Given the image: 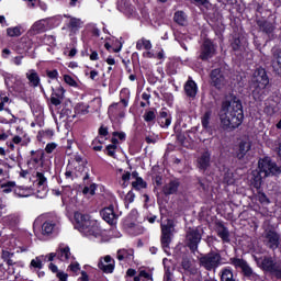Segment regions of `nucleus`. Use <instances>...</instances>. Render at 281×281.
I'll use <instances>...</instances> for the list:
<instances>
[{
    "label": "nucleus",
    "instance_id": "41",
    "mask_svg": "<svg viewBox=\"0 0 281 281\" xmlns=\"http://www.w3.org/2000/svg\"><path fill=\"white\" fill-rule=\"evenodd\" d=\"M97 137H99V139H104V140L109 139V137H111V135L109 134V127L102 124L98 130Z\"/></svg>",
    "mask_w": 281,
    "mask_h": 281
},
{
    "label": "nucleus",
    "instance_id": "50",
    "mask_svg": "<svg viewBox=\"0 0 281 281\" xmlns=\"http://www.w3.org/2000/svg\"><path fill=\"white\" fill-rule=\"evenodd\" d=\"M7 35L11 38L21 36V26L8 27Z\"/></svg>",
    "mask_w": 281,
    "mask_h": 281
},
{
    "label": "nucleus",
    "instance_id": "5",
    "mask_svg": "<svg viewBox=\"0 0 281 281\" xmlns=\"http://www.w3.org/2000/svg\"><path fill=\"white\" fill-rule=\"evenodd\" d=\"M258 168L263 173V178L267 177H279L281 175V166H278L271 157L266 156L258 161Z\"/></svg>",
    "mask_w": 281,
    "mask_h": 281
},
{
    "label": "nucleus",
    "instance_id": "46",
    "mask_svg": "<svg viewBox=\"0 0 281 281\" xmlns=\"http://www.w3.org/2000/svg\"><path fill=\"white\" fill-rule=\"evenodd\" d=\"M257 201H259L261 205H269L271 203V200L269 196H267V193L262 191L257 192Z\"/></svg>",
    "mask_w": 281,
    "mask_h": 281
},
{
    "label": "nucleus",
    "instance_id": "30",
    "mask_svg": "<svg viewBox=\"0 0 281 281\" xmlns=\"http://www.w3.org/2000/svg\"><path fill=\"white\" fill-rule=\"evenodd\" d=\"M116 258L120 262L125 261L127 262V260H132L133 259V249H119L116 252Z\"/></svg>",
    "mask_w": 281,
    "mask_h": 281
},
{
    "label": "nucleus",
    "instance_id": "64",
    "mask_svg": "<svg viewBox=\"0 0 281 281\" xmlns=\"http://www.w3.org/2000/svg\"><path fill=\"white\" fill-rule=\"evenodd\" d=\"M138 277H140V279H142V278H145V280H150V281H153V273H149V272L146 271V270H140V271L138 272Z\"/></svg>",
    "mask_w": 281,
    "mask_h": 281
},
{
    "label": "nucleus",
    "instance_id": "56",
    "mask_svg": "<svg viewBox=\"0 0 281 281\" xmlns=\"http://www.w3.org/2000/svg\"><path fill=\"white\" fill-rule=\"evenodd\" d=\"M64 81L66 82V85H69V87H78V82L76 81V79H74V77H71V75H65Z\"/></svg>",
    "mask_w": 281,
    "mask_h": 281
},
{
    "label": "nucleus",
    "instance_id": "60",
    "mask_svg": "<svg viewBox=\"0 0 281 281\" xmlns=\"http://www.w3.org/2000/svg\"><path fill=\"white\" fill-rule=\"evenodd\" d=\"M122 63L124 65L125 71L133 74V63H131V59H123Z\"/></svg>",
    "mask_w": 281,
    "mask_h": 281
},
{
    "label": "nucleus",
    "instance_id": "33",
    "mask_svg": "<svg viewBox=\"0 0 281 281\" xmlns=\"http://www.w3.org/2000/svg\"><path fill=\"white\" fill-rule=\"evenodd\" d=\"M131 100V90L128 88H123L120 91V102L123 104L124 109L128 106V102Z\"/></svg>",
    "mask_w": 281,
    "mask_h": 281
},
{
    "label": "nucleus",
    "instance_id": "55",
    "mask_svg": "<svg viewBox=\"0 0 281 281\" xmlns=\"http://www.w3.org/2000/svg\"><path fill=\"white\" fill-rule=\"evenodd\" d=\"M115 150H117V146L108 145L104 149V153L108 155V157H115Z\"/></svg>",
    "mask_w": 281,
    "mask_h": 281
},
{
    "label": "nucleus",
    "instance_id": "44",
    "mask_svg": "<svg viewBox=\"0 0 281 281\" xmlns=\"http://www.w3.org/2000/svg\"><path fill=\"white\" fill-rule=\"evenodd\" d=\"M0 188H1V190H2V192H3L4 194H10V192H12V190H14V188H16V182H14V181H8V182H5V183H2V184L0 186Z\"/></svg>",
    "mask_w": 281,
    "mask_h": 281
},
{
    "label": "nucleus",
    "instance_id": "8",
    "mask_svg": "<svg viewBox=\"0 0 281 281\" xmlns=\"http://www.w3.org/2000/svg\"><path fill=\"white\" fill-rule=\"evenodd\" d=\"M216 55V45L214 42L210 38H205L200 46V54L198 56L199 60H202L203 63H207L210 58H214Z\"/></svg>",
    "mask_w": 281,
    "mask_h": 281
},
{
    "label": "nucleus",
    "instance_id": "34",
    "mask_svg": "<svg viewBox=\"0 0 281 281\" xmlns=\"http://www.w3.org/2000/svg\"><path fill=\"white\" fill-rule=\"evenodd\" d=\"M173 21L178 25L184 26L188 23V18L186 16V12L176 11L173 14Z\"/></svg>",
    "mask_w": 281,
    "mask_h": 281
},
{
    "label": "nucleus",
    "instance_id": "31",
    "mask_svg": "<svg viewBox=\"0 0 281 281\" xmlns=\"http://www.w3.org/2000/svg\"><path fill=\"white\" fill-rule=\"evenodd\" d=\"M272 69L277 76H281V50H277L273 55Z\"/></svg>",
    "mask_w": 281,
    "mask_h": 281
},
{
    "label": "nucleus",
    "instance_id": "47",
    "mask_svg": "<svg viewBox=\"0 0 281 281\" xmlns=\"http://www.w3.org/2000/svg\"><path fill=\"white\" fill-rule=\"evenodd\" d=\"M89 106L85 103H79L75 106V115H87Z\"/></svg>",
    "mask_w": 281,
    "mask_h": 281
},
{
    "label": "nucleus",
    "instance_id": "15",
    "mask_svg": "<svg viewBox=\"0 0 281 281\" xmlns=\"http://www.w3.org/2000/svg\"><path fill=\"white\" fill-rule=\"evenodd\" d=\"M257 25L260 32L268 36L267 41H273V38H276V34L273 33L276 32V26L273 25V23L267 20H259L257 21Z\"/></svg>",
    "mask_w": 281,
    "mask_h": 281
},
{
    "label": "nucleus",
    "instance_id": "6",
    "mask_svg": "<svg viewBox=\"0 0 281 281\" xmlns=\"http://www.w3.org/2000/svg\"><path fill=\"white\" fill-rule=\"evenodd\" d=\"M229 265L235 269H240L241 276L247 280H258V273L254 271V268L249 266V262L243 258L232 257L229 259Z\"/></svg>",
    "mask_w": 281,
    "mask_h": 281
},
{
    "label": "nucleus",
    "instance_id": "13",
    "mask_svg": "<svg viewBox=\"0 0 281 281\" xmlns=\"http://www.w3.org/2000/svg\"><path fill=\"white\" fill-rule=\"evenodd\" d=\"M100 216L108 223V225H117V218L120 215L115 213V206L110 204L100 211Z\"/></svg>",
    "mask_w": 281,
    "mask_h": 281
},
{
    "label": "nucleus",
    "instance_id": "59",
    "mask_svg": "<svg viewBox=\"0 0 281 281\" xmlns=\"http://www.w3.org/2000/svg\"><path fill=\"white\" fill-rule=\"evenodd\" d=\"M104 47L108 52H114V54H119V52H122V44L119 45V47H113L106 42L104 44Z\"/></svg>",
    "mask_w": 281,
    "mask_h": 281
},
{
    "label": "nucleus",
    "instance_id": "54",
    "mask_svg": "<svg viewBox=\"0 0 281 281\" xmlns=\"http://www.w3.org/2000/svg\"><path fill=\"white\" fill-rule=\"evenodd\" d=\"M12 143L13 144H21V146H27V144H30V138H26L23 140V138L19 135H15L13 138H12Z\"/></svg>",
    "mask_w": 281,
    "mask_h": 281
},
{
    "label": "nucleus",
    "instance_id": "7",
    "mask_svg": "<svg viewBox=\"0 0 281 281\" xmlns=\"http://www.w3.org/2000/svg\"><path fill=\"white\" fill-rule=\"evenodd\" d=\"M202 239L203 235H201V232L198 228H189L186 233L184 245L191 254H196Z\"/></svg>",
    "mask_w": 281,
    "mask_h": 281
},
{
    "label": "nucleus",
    "instance_id": "37",
    "mask_svg": "<svg viewBox=\"0 0 281 281\" xmlns=\"http://www.w3.org/2000/svg\"><path fill=\"white\" fill-rule=\"evenodd\" d=\"M181 268L184 273H194V269L192 268V261L188 257H183L181 261Z\"/></svg>",
    "mask_w": 281,
    "mask_h": 281
},
{
    "label": "nucleus",
    "instance_id": "39",
    "mask_svg": "<svg viewBox=\"0 0 281 281\" xmlns=\"http://www.w3.org/2000/svg\"><path fill=\"white\" fill-rule=\"evenodd\" d=\"M45 267V263H42L40 257H35L34 259L31 260L30 262V270L31 271H37L41 270Z\"/></svg>",
    "mask_w": 281,
    "mask_h": 281
},
{
    "label": "nucleus",
    "instance_id": "61",
    "mask_svg": "<svg viewBox=\"0 0 281 281\" xmlns=\"http://www.w3.org/2000/svg\"><path fill=\"white\" fill-rule=\"evenodd\" d=\"M14 194L16 196H20V199H23L25 196H27V194H25V189L24 188H21V187H16L14 190H13Z\"/></svg>",
    "mask_w": 281,
    "mask_h": 281
},
{
    "label": "nucleus",
    "instance_id": "17",
    "mask_svg": "<svg viewBox=\"0 0 281 281\" xmlns=\"http://www.w3.org/2000/svg\"><path fill=\"white\" fill-rule=\"evenodd\" d=\"M65 91L63 86L52 88L50 104H53V106H60V104H63V101L65 100Z\"/></svg>",
    "mask_w": 281,
    "mask_h": 281
},
{
    "label": "nucleus",
    "instance_id": "42",
    "mask_svg": "<svg viewBox=\"0 0 281 281\" xmlns=\"http://www.w3.org/2000/svg\"><path fill=\"white\" fill-rule=\"evenodd\" d=\"M98 267L101 271H103V273H113V271H115V265L113 263L105 265L104 262L100 261Z\"/></svg>",
    "mask_w": 281,
    "mask_h": 281
},
{
    "label": "nucleus",
    "instance_id": "23",
    "mask_svg": "<svg viewBox=\"0 0 281 281\" xmlns=\"http://www.w3.org/2000/svg\"><path fill=\"white\" fill-rule=\"evenodd\" d=\"M179 186H181V183L178 180L169 181V183L162 187V194H165V196L177 194V192H179Z\"/></svg>",
    "mask_w": 281,
    "mask_h": 281
},
{
    "label": "nucleus",
    "instance_id": "4",
    "mask_svg": "<svg viewBox=\"0 0 281 281\" xmlns=\"http://www.w3.org/2000/svg\"><path fill=\"white\" fill-rule=\"evenodd\" d=\"M199 263L206 271H216L223 265V257L221 252L211 250L207 254L201 255Z\"/></svg>",
    "mask_w": 281,
    "mask_h": 281
},
{
    "label": "nucleus",
    "instance_id": "20",
    "mask_svg": "<svg viewBox=\"0 0 281 281\" xmlns=\"http://www.w3.org/2000/svg\"><path fill=\"white\" fill-rule=\"evenodd\" d=\"M55 229H58L57 220H46L42 224V236H52Z\"/></svg>",
    "mask_w": 281,
    "mask_h": 281
},
{
    "label": "nucleus",
    "instance_id": "9",
    "mask_svg": "<svg viewBox=\"0 0 281 281\" xmlns=\"http://www.w3.org/2000/svg\"><path fill=\"white\" fill-rule=\"evenodd\" d=\"M172 229H175V224L172 222L168 221L167 224H161L160 244L166 252H168L170 243H172Z\"/></svg>",
    "mask_w": 281,
    "mask_h": 281
},
{
    "label": "nucleus",
    "instance_id": "38",
    "mask_svg": "<svg viewBox=\"0 0 281 281\" xmlns=\"http://www.w3.org/2000/svg\"><path fill=\"white\" fill-rule=\"evenodd\" d=\"M132 188L139 192V190H145L148 188V183L144 181V178H137L134 182H132Z\"/></svg>",
    "mask_w": 281,
    "mask_h": 281
},
{
    "label": "nucleus",
    "instance_id": "48",
    "mask_svg": "<svg viewBox=\"0 0 281 281\" xmlns=\"http://www.w3.org/2000/svg\"><path fill=\"white\" fill-rule=\"evenodd\" d=\"M8 271L5 269H0V281L9 280V276H14V273H16L14 268H8Z\"/></svg>",
    "mask_w": 281,
    "mask_h": 281
},
{
    "label": "nucleus",
    "instance_id": "21",
    "mask_svg": "<svg viewBox=\"0 0 281 281\" xmlns=\"http://www.w3.org/2000/svg\"><path fill=\"white\" fill-rule=\"evenodd\" d=\"M83 183L86 184L82 189V194L87 196V194H90V196H95V190H98V184L91 183V179L89 178V173H86L83 177Z\"/></svg>",
    "mask_w": 281,
    "mask_h": 281
},
{
    "label": "nucleus",
    "instance_id": "45",
    "mask_svg": "<svg viewBox=\"0 0 281 281\" xmlns=\"http://www.w3.org/2000/svg\"><path fill=\"white\" fill-rule=\"evenodd\" d=\"M10 102V97H8V92L4 90H0V111L5 110V104Z\"/></svg>",
    "mask_w": 281,
    "mask_h": 281
},
{
    "label": "nucleus",
    "instance_id": "36",
    "mask_svg": "<svg viewBox=\"0 0 281 281\" xmlns=\"http://www.w3.org/2000/svg\"><path fill=\"white\" fill-rule=\"evenodd\" d=\"M136 49L138 52H142V49L150 50L153 49V43L146 38L138 40L136 43Z\"/></svg>",
    "mask_w": 281,
    "mask_h": 281
},
{
    "label": "nucleus",
    "instance_id": "28",
    "mask_svg": "<svg viewBox=\"0 0 281 281\" xmlns=\"http://www.w3.org/2000/svg\"><path fill=\"white\" fill-rule=\"evenodd\" d=\"M56 252L57 260H60V262H66V260H69V258L71 257V248H69V246H59Z\"/></svg>",
    "mask_w": 281,
    "mask_h": 281
},
{
    "label": "nucleus",
    "instance_id": "16",
    "mask_svg": "<svg viewBox=\"0 0 281 281\" xmlns=\"http://www.w3.org/2000/svg\"><path fill=\"white\" fill-rule=\"evenodd\" d=\"M157 123L160 128H169L170 124H172V114H170L169 109L161 108L157 116Z\"/></svg>",
    "mask_w": 281,
    "mask_h": 281
},
{
    "label": "nucleus",
    "instance_id": "26",
    "mask_svg": "<svg viewBox=\"0 0 281 281\" xmlns=\"http://www.w3.org/2000/svg\"><path fill=\"white\" fill-rule=\"evenodd\" d=\"M157 109L155 108H150L148 110L145 111V113L143 114V120L144 122H146V124H148V126H155V122H157Z\"/></svg>",
    "mask_w": 281,
    "mask_h": 281
},
{
    "label": "nucleus",
    "instance_id": "29",
    "mask_svg": "<svg viewBox=\"0 0 281 281\" xmlns=\"http://www.w3.org/2000/svg\"><path fill=\"white\" fill-rule=\"evenodd\" d=\"M26 78L31 85V87H40L41 86V77L38 76V72L36 70L31 69L29 72H26Z\"/></svg>",
    "mask_w": 281,
    "mask_h": 281
},
{
    "label": "nucleus",
    "instance_id": "19",
    "mask_svg": "<svg viewBox=\"0 0 281 281\" xmlns=\"http://www.w3.org/2000/svg\"><path fill=\"white\" fill-rule=\"evenodd\" d=\"M14 252H10V250H2L1 258L5 265H8L9 269H14V267H24L23 262L14 261L12 257Z\"/></svg>",
    "mask_w": 281,
    "mask_h": 281
},
{
    "label": "nucleus",
    "instance_id": "12",
    "mask_svg": "<svg viewBox=\"0 0 281 281\" xmlns=\"http://www.w3.org/2000/svg\"><path fill=\"white\" fill-rule=\"evenodd\" d=\"M263 234V237L267 240L266 245L268 249L276 251V249L280 247V234H278V232H276L273 228H267Z\"/></svg>",
    "mask_w": 281,
    "mask_h": 281
},
{
    "label": "nucleus",
    "instance_id": "3",
    "mask_svg": "<svg viewBox=\"0 0 281 281\" xmlns=\"http://www.w3.org/2000/svg\"><path fill=\"white\" fill-rule=\"evenodd\" d=\"M269 76L267 70L262 67H259L255 70L252 76V98L257 102H262L267 95H269Z\"/></svg>",
    "mask_w": 281,
    "mask_h": 281
},
{
    "label": "nucleus",
    "instance_id": "27",
    "mask_svg": "<svg viewBox=\"0 0 281 281\" xmlns=\"http://www.w3.org/2000/svg\"><path fill=\"white\" fill-rule=\"evenodd\" d=\"M220 281H236L234 269L229 266L222 268L218 272Z\"/></svg>",
    "mask_w": 281,
    "mask_h": 281
},
{
    "label": "nucleus",
    "instance_id": "51",
    "mask_svg": "<svg viewBox=\"0 0 281 281\" xmlns=\"http://www.w3.org/2000/svg\"><path fill=\"white\" fill-rule=\"evenodd\" d=\"M60 115H61L63 117H66V120H67L68 122H72V121H74V117H76V113L74 114V112H72L70 109H68V108H64V109L61 110Z\"/></svg>",
    "mask_w": 281,
    "mask_h": 281
},
{
    "label": "nucleus",
    "instance_id": "22",
    "mask_svg": "<svg viewBox=\"0 0 281 281\" xmlns=\"http://www.w3.org/2000/svg\"><path fill=\"white\" fill-rule=\"evenodd\" d=\"M216 234L218 238H221L222 243H232V239L229 238V228H227V226L222 222L217 223Z\"/></svg>",
    "mask_w": 281,
    "mask_h": 281
},
{
    "label": "nucleus",
    "instance_id": "25",
    "mask_svg": "<svg viewBox=\"0 0 281 281\" xmlns=\"http://www.w3.org/2000/svg\"><path fill=\"white\" fill-rule=\"evenodd\" d=\"M249 150H251V143L241 140L238 144V148L235 151V155L240 161V160L245 159V156L247 155V153H249Z\"/></svg>",
    "mask_w": 281,
    "mask_h": 281
},
{
    "label": "nucleus",
    "instance_id": "58",
    "mask_svg": "<svg viewBox=\"0 0 281 281\" xmlns=\"http://www.w3.org/2000/svg\"><path fill=\"white\" fill-rule=\"evenodd\" d=\"M55 148H58V144H56V143H48L45 146L44 153H46L47 155H52V153H54Z\"/></svg>",
    "mask_w": 281,
    "mask_h": 281
},
{
    "label": "nucleus",
    "instance_id": "24",
    "mask_svg": "<svg viewBox=\"0 0 281 281\" xmlns=\"http://www.w3.org/2000/svg\"><path fill=\"white\" fill-rule=\"evenodd\" d=\"M184 92L188 98H196V93H199V86H196V81L189 79L184 83Z\"/></svg>",
    "mask_w": 281,
    "mask_h": 281
},
{
    "label": "nucleus",
    "instance_id": "53",
    "mask_svg": "<svg viewBox=\"0 0 281 281\" xmlns=\"http://www.w3.org/2000/svg\"><path fill=\"white\" fill-rule=\"evenodd\" d=\"M102 144H104V140L100 139V137H95L92 140V150L100 153V150H102Z\"/></svg>",
    "mask_w": 281,
    "mask_h": 281
},
{
    "label": "nucleus",
    "instance_id": "1",
    "mask_svg": "<svg viewBox=\"0 0 281 281\" xmlns=\"http://www.w3.org/2000/svg\"><path fill=\"white\" fill-rule=\"evenodd\" d=\"M218 116L224 131L238 128L245 120V112L240 99L236 95H231V100L223 101Z\"/></svg>",
    "mask_w": 281,
    "mask_h": 281
},
{
    "label": "nucleus",
    "instance_id": "11",
    "mask_svg": "<svg viewBox=\"0 0 281 281\" xmlns=\"http://www.w3.org/2000/svg\"><path fill=\"white\" fill-rule=\"evenodd\" d=\"M211 87L216 88L218 91L225 87L227 80L225 79V70L222 68H215L210 74Z\"/></svg>",
    "mask_w": 281,
    "mask_h": 281
},
{
    "label": "nucleus",
    "instance_id": "32",
    "mask_svg": "<svg viewBox=\"0 0 281 281\" xmlns=\"http://www.w3.org/2000/svg\"><path fill=\"white\" fill-rule=\"evenodd\" d=\"M262 172L260 171H252L251 184L256 190H260L262 188Z\"/></svg>",
    "mask_w": 281,
    "mask_h": 281
},
{
    "label": "nucleus",
    "instance_id": "10",
    "mask_svg": "<svg viewBox=\"0 0 281 281\" xmlns=\"http://www.w3.org/2000/svg\"><path fill=\"white\" fill-rule=\"evenodd\" d=\"M29 168H33L34 170H38V168H43L45 166V150L36 149L30 151V157L26 161Z\"/></svg>",
    "mask_w": 281,
    "mask_h": 281
},
{
    "label": "nucleus",
    "instance_id": "14",
    "mask_svg": "<svg viewBox=\"0 0 281 281\" xmlns=\"http://www.w3.org/2000/svg\"><path fill=\"white\" fill-rule=\"evenodd\" d=\"M256 262L261 271H265L266 273H272L278 266V262H276L271 256L256 258Z\"/></svg>",
    "mask_w": 281,
    "mask_h": 281
},
{
    "label": "nucleus",
    "instance_id": "43",
    "mask_svg": "<svg viewBox=\"0 0 281 281\" xmlns=\"http://www.w3.org/2000/svg\"><path fill=\"white\" fill-rule=\"evenodd\" d=\"M243 43L240 42V37L238 35H234L231 40V47L233 52H240Z\"/></svg>",
    "mask_w": 281,
    "mask_h": 281
},
{
    "label": "nucleus",
    "instance_id": "40",
    "mask_svg": "<svg viewBox=\"0 0 281 281\" xmlns=\"http://www.w3.org/2000/svg\"><path fill=\"white\" fill-rule=\"evenodd\" d=\"M35 177L38 188H45V186H47V177H45L43 171H37Z\"/></svg>",
    "mask_w": 281,
    "mask_h": 281
},
{
    "label": "nucleus",
    "instance_id": "57",
    "mask_svg": "<svg viewBox=\"0 0 281 281\" xmlns=\"http://www.w3.org/2000/svg\"><path fill=\"white\" fill-rule=\"evenodd\" d=\"M117 111H120V103H112L109 109V115H117Z\"/></svg>",
    "mask_w": 281,
    "mask_h": 281
},
{
    "label": "nucleus",
    "instance_id": "62",
    "mask_svg": "<svg viewBox=\"0 0 281 281\" xmlns=\"http://www.w3.org/2000/svg\"><path fill=\"white\" fill-rule=\"evenodd\" d=\"M178 128V126L177 125H175L173 126V131H175V133L177 134V139L180 142V144H183V142H186V135L184 134H182L181 132H179V130H177Z\"/></svg>",
    "mask_w": 281,
    "mask_h": 281
},
{
    "label": "nucleus",
    "instance_id": "2",
    "mask_svg": "<svg viewBox=\"0 0 281 281\" xmlns=\"http://www.w3.org/2000/svg\"><path fill=\"white\" fill-rule=\"evenodd\" d=\"M75 227L88 236V238H102V228L97 221L89 218V215L75 213Z\"/></svg>",
    "mask_w": 281,
    "mask_h": 281
},
{
    "label": "nucleus",
    "instance_id": "49",
    "mask_svg": "<svg viewBox=\"0 0 281 281\" xmlns=\"http://www.w3.org/2000/svg\"><path fill=\"white\" fill-rule=\"evenodd\" d=\"M210 120H212V111H206L201 119L203 128H210Z\"/></svg>",
    "mask_w": 281,
    "mask_h": 281
},
{
    "label": "nucleus",
    "instance_id": "63",
    "mask_svg": "<svg viewBox=\"0 0 281 281\" xmlns=\"http://www.w3.org/2000/svg\"><path fill=\"white\" fill-rule=\"evenodd\" d=\"M271 276H274V278H277V280H281V265L277 263V267L274 268V270H272Z\"/></svg>",
    "mask_w": 281,
    "mask_h": 281
},
{
    "label": "nucleus",
    "instance_id": "35",
    "mask_svg": "<svg viewBox=\"0 0 281 281\" xmlns=\"http://www.w3.org/2000/svg\"><path fill=\"white\" fill-rule=\"evenodd\" d=\"M82 25V20L78 18H70L67 27L70 30V32H78Z\"/></svg>",
    "mask_w": 281,
    "mask_h": 281
},
{
    "label": "nucleus",
    "instance_id": "52",
    "mask_svg": "<svg viewBox=\"0 0 281 281\" xmlns=\"http://www.w3.org/2000/svg\"><path fill=\"white\" fill-rule=\"evenodd\" d=\"M224 183H226V186H234V183H236V179L234 178V172L226 171L224 173Z\"/></svg>",
    "mask_w": 281,
    "mask_h": 281
},
{
    "label": "nucleus",
    "instance_id": "18",
    "mask_svg": "<svg viewBox=\"0 0 281 281\" xmlns=\"http://www.w3.org/2000/svg\"><path fill=\"white\" fill-rule=\"evenodd\" d=\"M198 168L201 172H205L207 168L211 166L212 161V154L210 150H205L201 154V156L198 158Z\"/></svg>",
    "mask_w": 281,
    "mask_h": 281
}]
</instances>
